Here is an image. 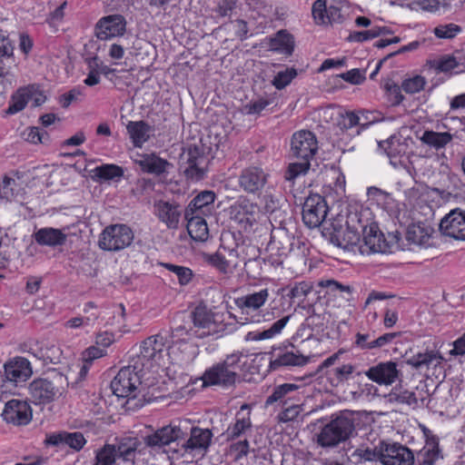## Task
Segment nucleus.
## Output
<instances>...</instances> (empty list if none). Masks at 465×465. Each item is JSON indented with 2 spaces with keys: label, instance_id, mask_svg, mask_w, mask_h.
<instances>
[{
  "label": "nucleus",
  "instance_id": "nucleus-7",
  "mask_svg": "<svg viewBox=\"0 0 465 465\" xmlns=\"http://www.w3.org/2000/svg\"><path fill=\"white\" fill-rule=\"evenodd\" d=\"M166 339L161 333L152 335L142 341L140 345V351L132 359L144 362V369L152 367L153 362L158 363L163 358V353L165 349Z\"/></svg>",
  "mask_w": 465,
  "mask_h": 465
},
{
  "label": "nucleus",
  "instance_id": "nucleus-39",
  "mask_svg": "<svg viewBox=\"0 0 465 465\" xmlns=\"http://www.w3.org/2000/svg\"><path fill=\"white\" fill-rule=\"evenodd\" d=\"M355 370L356 367L351 363L341 364L330 370L327 379L332 386L338 387L349 381Z\"/></svg>",
  "mask_w": 465,
  "mask_h": 465
},
{
  "label": "nucleus",
  "instance_id": "nucleus-16",
  "mask_svg": "<svg viewBox=\"0 0 465 465\" xmlns=\"http://www.w3.org/2000/svg\"><path fill=\"white\" fill-rule=\"evenodd\" d=\"M440 232L456 240H465V212L455 209L450 212L440 223Z\"/></svg>",
  "mask_w": 465,
  "mask_h": 465
},
{
  "label": "nucleus",
  "instance_id": "nucleus-63",
  "mask_svg": "<svg viewBox=\"0 0 465 465\" xmlns=\"http://www.w3.org/2000/svg\"><path fill=\"white\" fill-rule=\"evenodd\" d=\"M384 88L388 94L391 96V104L394 105L400 104L403 100V95L401 92V87L393 82H387Z\"/></svg>",
  "mask_w": 465,
  "mask_h": 465
},
{
  "label": "nucleus",
  "instance_id": "nucleus-30",
  "mask_svg": "<svg viewBox=\"0 0 465 465\" xmlns=\"http://www.w3.org/2000/svg\"><path fill=\"white\" fill-rule=\"evenodd\" d=\"M191 318L193 325L198 328L210 329L213 325L222 322V316L218 313L213 312L204 305L197 306L191 313Z\"/></svg>",
  "mask_w": 465,
  "mask_h": 465
},
{
  "label": "nucleus",
  "instance_id": "nucleus-54",
  "mask_svg": "<svg viewBox=\"0 0 465 465\" xmlns=\"http://www.w3.org/2000/svg\"><path fill=\"white\" fill-rule=\"evenodd\" d=\"M164 267L177 276L178 281L182 285L187 284L192 280L193 272L187 267L172 263H165Z\"/></svg>",
  "mask_w": 465,
  "mask_h": 465
},
{
  "label": "nucleus",
  "instance_id": "nucleus-58",
  "mask_svg": "<svg viewBox=\"0 0 465 465\" xmlns=\"http://www.w3.org/2000/svg\"><path fill=\"white\" fill-rule=\"evenodd\" d=\"M359 124V116L352 112L340 113L337 118V125L341 130H348Z\"/></svg>",
  "mask_w": 465,
  "mask_h": 465
},
{
  "label": "nucleus",
  "instance_id": "nucleus-25",
  "mask_svg": "<svg viewBox=\"0 0 465 465\" xmlns=\"http://www.w3.org/2000/svg\"><path fill=\"white\" fill-rule=\"evenodd\" d=\"M6 379L15 384L25 382L29 377V361L24 357H15L5 364Z\"/></svg>",
  "mask_w": 465,
  "mask_h": 465
},
{
  "label": "nucleus",
  "instance_id": "nucleus-17",
  "mask_svg": "<svg viewBox=\"0 0 465 465\" xmlns=\"http://www.w3.org/2000/svg\"><path fill=\"white\" fill-rule=\"evenodd\" d=\"M188 433L190 434L189 439L183 440L181 445L185 452L193 453L207 450L213 438L211 430L189 425Z\"/></svg>",
  "mask_w": 465,
  "mask_h": 465
},
{
  "label": "nucleus",
  "instance_id": "nucleus-23",
  "mask_svg": "<svg viewBox=\"0 0 465 465\" xmlns=\"http://www.w3.org/2000/svg\"><path fill=\"white\" fill-rule=\"evenodd\" d=\"M293 236L284 227L273 228L271 232L269 248L275 251L279 257H285L292 249Z\"/></svg>",
  "mask_w": 465,
  "mask_h": 465
},
{
  "label": "nucleus",
  "instance_id": "nucleus-32",
  "mask_svg": "<svg viewBox=\"0 0 465 465\" xmlns=\"http://www.w3.org/2000/svg\"><path fill=\"white\" fill-rule=\"evenodd\" d=\"M269 290L262 289L259 292L249 293L235 300L236 306L241 310L257 311L262 307L269 298Z\"/></svg>",
  "mask_w": 465,
  "mask_h": 465
},
{
  "label": "nucleus",
  "instance_id": "nucleus-19",
  "mask_svg": "<svg viewBox=\"0 0 465 465\" xmlns=\"http://www.w3.org/2000/svg\"><path fill=\"white\" fill-rule=\"evenodd\" d=\"M387 249L388 244L384 235L378 230L376 225L364 227L362 243L359 247V250L362 254L385 252Z\"/></svg>",
  "mask_w": 465,
  "mask_h": 465
},
{
  "label": "nucleus",
  "instance_id": "nucleus-40",
  "mask_svg": "<svg viewBox=\"0 0 465 465\" xmlns=\"http://www.w3.org/2000/svg\"><path fill=\"white\" fill-rule=\"evenodd\" d=\"M143 171L154 173L161 174L165 172L166 166L169 165V163L166 160H163L155 154L145 155L143 159L138 161Z\"/></svg>",
  "mask_w": 465,
  "mask_h": 465
},
{
  "label": "nucleus",
  "instance_id": "nucleus-1",
  "mask_svg": "<svg viewBox=\"0 0 465 465\" xmlns=\"http://www.w3.org/2000/svg\"><path fill=\"white\" fill-rule=\"evenodd\" d=\"M141 445L137 437L117 439L114 443H106L95 450L93 465H134Z\"/></svg>",
  "mask_w": 465,
  "mask_h": 465
},
{
  "label": "nucleus",
  "instance_id": "nucleus-56",
  "mask_svg": "<svg viewBox=\"0 0 465 465\" xmlns=\"http://www.w3.org/2000/svg\"><path fill=\"white\" fill-rule=\"evenodd\" d=\"M97 318H98V314H96V313H91L90 315H87V316L74 317V318L68 320L64 323V326L66 328H71V329H77V328H81V327L90 326L94 323V322L97 320Z\"/></svg>",
  "mask_w": 465,
  "mask_h": 465
},
{
  "label": "nucleus",
  "instance_id": "nucleus-43",
  "mask_svg": "<svg viewBox=\"0 0 465 465\" xmlns=\"http://www.w3.org/2000/svg\"><path fill=\"white\" fill-rule=\"evenodd\" d=\"M379 147L384 150L391 159V163L394 165H396V163L393 162V159L404 153L406 150V144L401 143L400 139L395 136H391L386 141L379 142Z\"/></svg>",
  "mask_w": 465,
  "mask_h": 465
},
{
  "label": "nucleus",
  "instance_id": "nucleus-15",
  "mask_svg": "<svg viewBox=\"0 0 465 465\" xmlns=\"http://www.w3.org/2000/svg\"><path fill=\"white\" fill-rule=\"evenodd\" d=\"M364 374L371 381L379 385H391L400 379L401 371L392 361L379 362L370 367Z\"/></svg>",
  "mask_w": 465,
  "mask_h": 465
},
{
  "label": "nucleus",
  "instance_id": "nucleus-61",
  "mask_svg": "<svg viewBox=\"0 0 465 465\" xmlns=\"http://www.w3.org/2000/svg\"><path fill=\"white\" fill-rule=\"evenodd\" d=\"M273 103V99L272 98H260L256 101H252L250 104L245 105V109L247 114H260L262 110H264L268 105Z\"/></svg>",
  "mask_w": 465,
  "mask_h": 465
},
{
  "label": "nucleus",
  "instance_id": "nucleus-36",
  "mask_svg": "<svg viewBox=\"0 0 465 465\" xmlns=\"http://www.w3.org/2000/svg\"><path fill=\"white\" fill-rule=\"evenodd\" d=\"M126 129L135 147H141L149 139L151 127L144 121H131Z\"/></svg>",
  "mask_w": 465,
  "mask_h": 465
},
{
  "label": "nucleus",
  "instance_id": "nucleus-24",
  "mask_svg": "<svg viewBox=\"0 0 465 465\" xmlns=\"http://www.w3.org/2000/svg\"><path fill=\"white\" fill-rule=\"evenodd\" d=\"M45 442L48 445L58 446L67 445L75 451L81 450L86 443V440L82 432L60 431L48 436Z\"/></svg>",
  "mask_w": 465,
  "mask_h": 465
},
{
  "label": "nucleus",
  "instance_id": "nucleus-26",
  "mask_svg": "<svg viewBox=\"0 0 465 465\" xmlns=\"http://www.w3.org/2000/svg\"><path fill=\"white\" fill-rule=\"evenodd\" d=\"M268 46L272 52L290 56L294 51V37L286 30H280L269 38Z\"/></svg>",
  "mask_w": 465,
  "mask_h": 465
},
{
  "label": "nucleus",
  "instance_id": "nucleus-2",
  "mask_svg": "<svg viewBox=\"0 0 465 465\" xmlns=\"http://www.w3.org/2000/svg\"><path fill=\"white\" fill-rule=\"evenodd\" d=\"M355 434V418L352 412L343 411L324 425L317 434L316 442L322 448H335Z\"/></svg>",
  "mask_w": 465,
  "mask_h": 465
},
{
  "label": "nucleus",
  "instance_id": "nucleus-59",
  "mask_svg": "<svg viewBox=\"0 0 465 465\" xmlns=\"http://www.w3.org/2000/svg\"><path fill=\"white\" fill-rule=\"evenodd\" d=\"M425 80L422 76L417 75L402 82L401 88L408 94H415L423 89Z\"/></svg>",
  "mask_w": 465,
  "mask_h": 465
},
{
  "label": "nucleus",
  "instance_id": "nucleus-31",
  "mask_svg": "<svg viewBox=\"0 0 465 465\" xmlns=\"http://www.w3.org/2000/svg\"><path fill=\"white\" fill-rule=\"evenodd\" d=\"M251 427L252 421L250 418V406L245 403L242 405L241 411L236 414L235 423L228 428V438L231 440L239 438Z\"/></svg>",
  "mask_w": 465,
  "mask_h": 465
},
{
  "label": "nucleus",
  "instance_id": "nucleus-60",
  "mask_svg": "<svg viewBox=\"0 0 465 465\" xmlns=\"http://www.w3.org/2000/svg\"><path fill=\"white\" fill-rule=\"evenodd\" d=\"M328 12L326 0H316L312 8V13L317 24H326V15Z\"/></svg>",
  "mask_w": 465,
  "mask_h": 465
},
{
  "label": "nucleus",
  "instance_id": "nucleus-45",
  "mask_svg": "<svg viewBox=\"0 0 465 465\" xmlns=\"http://www.w3.org/2000/svg\"><path fill=\"white\" fill-rule=\"evenodd\" d=\"M332 242L339 247L344 250H350L360 242V235L357 231L351 230L349 227L341 234H336L332 237Z\"/></svg>",
  "mask_w": 465,
  "mask_h": 465
},
{
  "label": "nucleus",
  "instance_id": "nucleus-37",
  "mask_svg": "<svg viewBox=\"0 0 465 465\" xmlns=\"http://www.w3.org/2000/svg\"><path fill=\"white\" fill-rule=\"evenodd\" d=\"M291 315L284 316L276 321L272 326L262 331H250L246 335V341H262L272 339L274 336L280 334L286 324L289 322Z\"/></svg>",
  "mask_w": 465,
  "mask_h": 465
},
{
  "label": "nucleus",
  "instance_id": "nucleus-49",
  "mask_svg": "<svg viewBox=\"0 0 465 465\" xmlns=\"http://www.w3.org/2000/svg\"><path fill=\"white\" fill-rule=\"evenodd\" d=\"M299 387L293 383H283L276 386L272 393L266 399L265 404L272 405L282 401L287 394L296 391Z\"/></svg>",
  "mask_w": 465,
  "mask_h": 465
},
{
  "label": "nucleus",
  "instance_id": "nucleus-38",
  "mask_svg": "<svg viewBox=\"0 0 465 465\" xmlns=\"http://www.w3.org/2000/svg\"><path fill=\"white\" fill-rule=\"evenodd\" d=\"M308 362V358L299 352L286 351L279 354L271 361L270 367L276 370L282 366H303Z\"/></svg>",
  "mask_w": 465,
  "mask_h": 465
},
{
  "label": "nucleus",
  "instance_id": "nucleus-5",
  "mask_svg": "<svg viewBox=\"0 0 465 465\" xmlns=\"http://www.w3.org/2000/svg\"><path fill=\"white\" fill-rule=\"evenodd\" d=\"M230 218L241 228L249 231L256 224L261 217L260 206L247 198L240 196L228 209Z\"/></svg>",
  "mask_w": 465,
  "mask_h": 465
},
{
  "label": "nucleus",
  "instance_id": "nucleus-6",
  "mask_svg": "<svg viewBox=\"0 0 465 465\" xmlns=\"http://www.w3.org/2000/svg\"><path fill=\"white\" fill-rule=\"evenodd\" d=\"M189 421L177 420L157 430L154 433L145 437V443L148 446H164L171 442L184 440L188 435Z\"/></svg>",
  "mask_w": 465,
  "mask_h": 465
},
{
  "label": "nucleus",
  "instance_id": "nucleus-8",
  "mask_svg": "<svg viewBox=\"0 0 465 465\" xmlns=\"http://www.w3.org/2000/svg\"><path fill=\"white\" fill-rule=\"evenodd\" d=\"M61 351L52 341L43 340L36 341L31 347V355L35 359V362L31 361V375L33 374V367L35 371H40L41 368L47 367L49 364H55L60 361Z\"/></svg>",
  "mask_w": 465,
  "mask_h": 465
},
{
  "label": "nucleus",
  "instance_id": "nucleus-52",
  "mask_svg": "<svg viewBox=\"0 0 465 465\" xmlns=\"http://www.w3.org/2000/svg\"><path fill=\"white\" fill-rule=\"evenodd\" d=\"M297 75V71L294 68H287L284 71L277 73L272 80V84L278 89H283L287 86L292 79Z\"/></svg>",
  "mask_w": 465,
  "mask_h": 465
},
{
  "label": "nucleus",
  "instance_id": "nucleus-18",
  "mask_svg": "<svg viewBox=\"0 0 465 465\" xmlns=\"http://www.w3.org/2000/svg\"><path fill=\"white\" fill-rule=\"evenodd\" d=\"M237 377L236 371L225 368L221 363H218L206 370L202 380L204 386L219 385L229 387L235 383Z\"/></svg>",
  "mask_w": 465,
  "mask_h": 465
},
{
  "label": "nucleus",
  "instance_id": "nucleus-22",
  "mask_svg": "<svg viewBox=\"0 0 465 465\" xmlns=\"http://www.w3.org/2000/svg\"><path fill=\"white\" fill-rule=\"evenodd\" d=\"M158 219L169 229H177L182 216V209L179 204L159 201L154 204Z\"/></svg>",
  "mask_w": 465,
  "mask_h": 465
},
{
  "label": "nucleus",
  "instance_id": "nucleus-44",
  "mask_svg": "<svg viewBox=\"0 0 465 465\" xmlns=\"http://www.w3.org/2000/svg\"><path fill=\"white\" fill-rule=\"evenodd\" d=\"M94 176L100 180H118L124 176V169L116 164H102L94 170Z\"/></svg>",
  "mask_w": 465,
  "mask_h": 465
},
{
  "label": "nucleus",
  "instance_id": "nucleus-47",
  "mask_svg": "<svg viewBox=\"0 0 465 465\" xmlns=\"http://www.w3.org/2000/svg\"><path fill=\"white\" fill-rule=\"evenodd\" d=\"M381 443L379 447H375L373 449L366 447H361L356 449L352 457L356 458L358 461H374L379 460L381 462Z\"/></svg>",
  "mask_w": 465,
  "mask_h": 465
},
{
  "label": "nucleus",
  "instance_id": "nucleus-4",
  "mask_svg": "<svg viewBox=\"0 0 465 465\" xmlns=\"http://www.w3.org/2000/svg\"><path fill=\"white\" fill-rule=\"evenodd\" d=\"M134 238V232L126 224H112L103 230L98 245L104 251L118 252L130 246Z\"/></svg>",
  "mask_w": 465,
  "mask_h": 465
},
{
  "label": "nucleus",
  "instance_id": "nucleus-50",
  "mask_svg": "<svg viewBox=\"0 0 465 465\" xmlns=\"http://www.w3.org/2000/svg\"><path fill=\"white\" fill-rule=\"evenodd\" d=\"M390 402L406 403L408 405H416L418 398L413 391L408 390L393 391L389 394Z\"/></svg>",
  "mask_w": 465,
  "mask_h": 465
},
{
  "label": "nucleus",
  "instance_id": "nucleus-35",
  "mask_svg": "<svg viewBox=\"0 0 465 465\" xmlns=\"http://www.w3.org/2000/svg\"><path fill=\"white\" fill-rule=\"evenodd\" d=\"M23 175L19 172L14 173V177L4 175L0 183V201L10 202L17 194V187H22L20 180Z\"/></svg>",
  "mask_w": 465,
  "mask_h": 465
},
{
  "label": "nucleus",
  "instance_id": "nucleus-27",
  "mask_svg": "<svg viewBox=\"0 0 465 465\" xmlns=\"http://www.w3.org/2000/svg\"><path fill=\"white\" fill-rule=\"evenodd\" d=\"M442 357L440 352L436 351H426L424 352H418L413 356L407 359L406 362L416 370L422 371L430 368H436L440 365Z\"/></svg>",
  "mask_w": 465,
  "mask_h": 465
},
{
  "label": "nucleus",
  "instance_id": "nucleus-3",
  "mask_svg": "<svg viewBox=\"0 0 465 465\" xmlns=\"http://www.w3.org/2000/svg\"><path fill=\"white\" fill-rule=\"evenodd\" d=\"M144 366V362L134 361L128 366L123 367L111 382L113 392L119 398H135V391L141 384Z\"/></svg>",
  "mask_w": 465,
  "mask_h": 465
},
{
  "label": "nucleus",
  "instance_id": "nucleus-42",
  "mask_svg": "<svg viewBox=\"0 0 465 465\" xmlns=\"http://www.w3.org/2000/svg\"><path fill=\"white\" fill-rule=\"evenodd\" d=\"M29 102V86H24L16 90L11 96L6 113L15 114L22 111Z\"/></svg>",
  "mask_w": 465,
  "mask_h": 465
},
{
  "label": "nucleus",
  "instance_id": "nucleus-20",
  "mask_svg": "<svg viewBox=\"0 0 465 465\" xmlns=\"http://www.w3.org/2000/svg\"><path fill=\"white\" fill-rule=\"evenodd\" d=\"M216 194L213 191L205 190L199 193L188 204L184 213L187 215L210 216L215 211Z\"/></svg>",
  "mask_w": 465,
  "mask_h": 465
},
{
  "label": "nucleus",
  "instance_id": "nucleus-62",
  "mask_svg": "<svg viewBox=\"0 0 465 465\" xmlns=\"http://www.w3.org/2000/svg\"><path fill=\"white\" fill-rule=\"evenodd\" d=\"M302 410V406L299 404L292 405L279 413V420L282 422L292 421L300 415Z\"/></svg>",
  "mask_w": 465,
  "mask_h": 465
},
{
  "label": "nucleus",
  "instance_id": "nucleus-64",
  "mask_svg": "<svg viewBox=\"0 0 465 465\" xmlns=\"http://www.w3.org/2000/svg\"><path fill=\"white\" fill-rule=\"evenodd\" d=\"M379 36V32L374 31L373 27L361 32H353L350 34L348 40L351 42L362 43Z\"/></svg>",
  "mask_w": 465,
  "mask_h": 465
},
{
  "label": "nucleus",
  "instance_id": "nucleus-46",
  "mask_svg": "<svg viewBox=\"0 0 465 465\" xmlns=\"http://www.w3.org/2000/svg\"><path fill=\"white\" fill-rule=\"evenodd\" d=\"M318 286L325 288L328 294H335L338 292H344L346 295L343 296V298L347 301L350 300V296L351 295L352 289L350 285H344L333 279L321 280L318 282Z\"/></svg>",
  "mask_w": 465,
  "mask_h": 465
},
{
  "label": "nucleus",
  "instance_id": "nucleus-57",
  "mask_svg": "<svg viewBox=\"0 0 465 465\" xmlns=\"http://www.w3.org/2000/svg\"><path fill=\"white\" fill-rule=\"evenodd\" d=\"M433 66L436 70L446 73L459 68V62L455 56L445 55L440 57L439 60L434 61Z\"/></svg>",
  "mask_w": 465,
  "mask_h": 465
},
{
  "label": "nucleus",
  "instance_id": "nucleus-10",
  "mask_svg": "<svg viewBox=\"0 0 465 465\" xmlns=\"http://www.w3.org/2000/svg\"><path fill=\"white\" fill-rule=\"evenodd\" d=\"M126 31V20L122 15H110L98 20L94 35L99 40H110L123 36Z\"/></svg>",
  "mask_w": 465,
  "mask_h": 465
},
{
  "label": "nucleus",
  "instance_id": "nucleus-29",
  "mask_svg": "<svg viewBox=\"0 0 465 465\" xmlns=\"http://www.w3.org/2000/svg\"><path fill=\"white\" fill-rule=\"evenodd\" d=\"M54 396V386L50 381L39 379L31 382V403H45L50 401Z\"/></svg>",
  "mask_w": 465,
  "mask_h": 465
},
{
  "label": "nucleus",
  "instance_id": "nucleus-41",
  "mask_svg": "<svg viewBox=\"0 0 465 465\" xmlns=\"http://www.w3.org/2000/svg\"><path fill=\"white\" fill-rule=\"evenodd\" d=\"M452 138V134L448 132L438 133L433 131H425L421 136V141L424 143L439 150L450 143Z\"/></svg>",
  "mask_w": 465,
  "mask_h": 465
},
{
  "label": "nucleus",
  "instance_id": "nucleus-11",
  "mask_svg": "<svg viewBox=\"0 0 465 465\" xmlns=\"http://www.w3.org/2000/svg\"><path fill=\"white\" fill-rule=\"evenodd\" d=\"M269 174L259 166L244 168L238 178L240 188L249 194L260 193L267 183Z\"/></svg>",
  "mask_w": 465,
  "mask_h": 465
},
{
  "label": "nucleus",
  "instance_id": "nucleus-21",
  "mask_svg": "<svg viewBox=\"0 0 465 465\" xmlns=\"http://www.w3.org/2000/svg\"><path fill=\"white\" fill-rule=\"evenodd\" d=\"M28 411L26 401L14 399L6 402L2 416L8 423L26 425L29 422Z\"/></svg>",
  "mask_w": 465,
  "mask_h": 465
},
{
  "label": "nucleus",
  "instance_id": "nucleus-33",
  "mask_svg": "<svg viewBox=\"0 0 465 465\" xmlns=\"http://www.w3.org/2000/svg\"><path fill=\"white\" fill-rule=\"evenodd\" d=\"M441 458L440 450L435 439L427 440L425 445L418 451L416 456L418 465H434Z\"/></svg>",
  "mask_w": 465,
  "mask_h": 465
},
{
  "label": "nucleus",
  "instance_id": "nucleus-51",
  "mask_svg": "<svg viewBox=\"0 0 465 465\" xmlns=\"http://www.w3.org/2000/svg\"><path fill=\"white\" fill-rule=\"evenodd\" d=\"M309 168L310 162L306 160H302V162L299 163H292L289 164L284 177L287 181H293L299 175L305 174Z\"/></svg>",
  "mask_w": 465,
  "mask_h": 465
},
{
  "label": "nucleus",
  "instance_id": "nucleus-53",
  "mask_svg": "<svg viewBox=\"0 0 465 465\" xmlns=\"http://www.w3.org/2000/svg\"><path fill=\"white\" fill-rule=\"evenodd\" d=\"M460 31L461 28L458 25L445 24L436 26L433 30V33L438 38L451 39L455 37Z\"/></svg>",
  "mask_w": 465,
  "mask_h": 465
},
{
  "label": "nucleus",
  "instance_id": "nucleus-12",
  "mask_svg": "<svg viewBox=\"0 0 465 465\" xmlns=\"http://www.w3.org/2000/svg\"><path fill=\"white\" fill-rule=\"evenodd\" d=\"M380 455L382 465H413L415 460L412 451L400 443L381 442Z\"/></svg>",
  "mask_w": 465,
  "mask_h": 465
},
{
  "label": "nucleus",
  "instance_id": "nucleus-48",
  "mask_svg": "<svg viewBox=\"0 0 465 465\" xmlns=\"http://www.w3.org/2000/svg\"><path fill=\"white\" fill-rule=\"evenodd\" d=\"M429 237V233L425 228L420 224H411L407 229L406 239L411 243L419 245L424 244Z\"/></svg>",
  "mask_w": 465,
  "mask_h": 465
},
{
  "label": "nucleus",
  "instance_id": "nucleus-34",
  "mask_svg": "<svg viewBox=\"0 0 465 465\" xmlns=\"http://www.w3.org/2000/svg\"><path fill=\"white\" fill-rule=\"evenodd\" d=\"M36 242L41 245L58 246L66 241V234L62 230L51 227L43 228L35 233Z\"/></svg>",
  "mask_w": 465,
  "mask_h": 465
},
{
  "label": "nucleus",
  "instance_id": "nucleus-14",
  "mask_svg": "<svg viewBox=\"0 0 465 465\" xmlns=\"http://www.w3.org/2000/svg\"><path fill=\"white\" fill-rule=\"evenodd\" d=\"M291 146L295 157L309 162L318 150V143L314 134L307 130H302L293 134Z\"/></svg>",
  "mask_w": 465,
  "mask_h": 465
},
{
  "label": "nucleus",
  "instance_id": "nucleus-28",
  "mask_svg": "<svg viewBox=\"0 0 465 465\" xmlns=\"http://www.w3.org/2000/svg\"><path fill=\"white\" fill-rule=\"evenodd\" d=\"M184 218L187 221V231L189 235L197 242H204L209 237V229L203 215H187L184 213Z\"/></svg>",
  "mask_w": 465,
  "mask_h": 465
},
{
  "label": "nucleus",
  "instance_id": "nucleus-55",
  "mask_svg": "<svg viewBox=\"0 0 465 465\" xmlns=\"http://www.w3.org/2000/svg\"><path fill=\"white\" fill-rule=\"evenodd\" d=\"M236 5V0H216V6L213 11L219 17H231Z\"/></svg>",
  "mask_w": 465,
  "mask_h": 465
},
{
  "label": "nucleus",
  "instance_id": "nucleus-13",
  "mask_svg": "<svg viewBox=\"0 0 465 465\" xmlns=\"http://www.w3.org/2000/svg\"><path fill=\"white\" fill-rule=\"evenodd\" d=\"M185 163H182L183 173L193 181L203 180L207 172L208 163L204 154L197 147H190L184 153Z\"/></svg>",
  "mask_w": 465,
  "mask_h": 465
},
{
  "label": "nucleus",
  "instance_id": "nucleus-9",
  "mask_svg": "<svg viewBox=\"0 0 465 465\" xmlns=\"http://www.w3.org/2000/svg\"><path fill=\"white\" fill-rule=\"evenodd\" d=\"M328 213V207L320 194L308 196L302 206V221L309 228H316L322 224Z\"/></svg>",
  "mask_w": 465,
  "mask_h": 465
}]
</instances>
